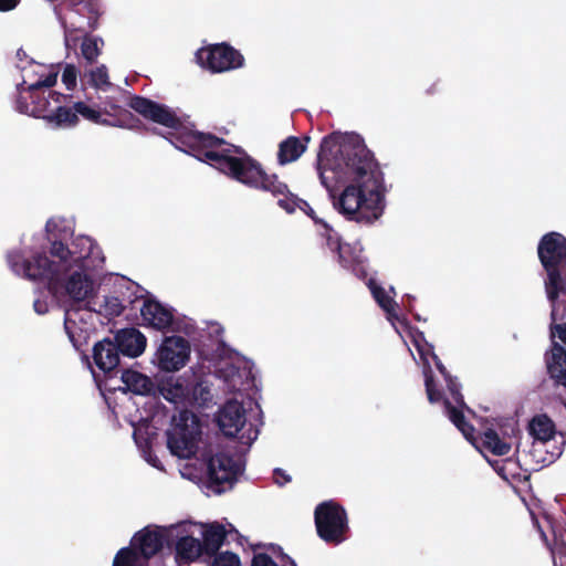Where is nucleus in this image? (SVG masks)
<instances>
[{
	"label": "nucleus",
	"mask_w": 566,
	"mask_h": 566,
	"mask_svg": "<svg viewBox=\"0 0 566 566\" xmlns=\"http://www.w3.org/2000/svg\"><path fill=\"white\" fill-rule=\"evenodd\" d=\"M34 311L38 314H45L48 312V304L44 301L35 300L33 303Z\"/></svg>",
	"instance_id": "8fccbe9b"
},
{
	"label": "nucleus",
	"mask_w": 566,
	"mask_h": 566,
	"mask_svg": "<svg viewBox=\"0 0 566 566\" xmlns=\"http://www.w3.org/2000/svg\"><path fill=\"white\" fill-rule=\"evenodd\" d=\"M251 432H252V429H249V434L247 437V440H244L245 439L244 434L239 437L240 442L250 444L252 441H254L256 439L258 432L253 431V437L251 436Z\"/></svg>",
	"instance_id": "3c124183"
},
{
	"label": "nucleus",
	"mask_w": 566,
	"mask_h": 566,
	"mask_svg": "<svg viewBox=\"0 0 566 566\" xmlns=\"http://www.w3.org/2000/svg\"><path fill=\"white\" fill-rule=\"evenodd\" d=\"M336 253L343 268L350 269L353 272L360 270L361 251L355 245L343 243Z\"/></svg>",
	"instance_id": "c85d7f7f"
},
{
	"label": "nucleus",
	"mask_w": 566,
	"mask_h": 566,
	"mask_svg": "<svg viewBox=\"0 0 566 566\" xmlns=\"http://www.w3.org/2000/svg\"><path fill=\"white\" fill-rule=\"evenodd\" d=\"M447 388L454 400V402L458 405V407L461 408H468L464 401V397L461 394V385L458 382L457 378L452 375L444 378Z\"/></svg>",
	"instance_id": "4c0bfd02"
},
{
	"label": "nucleus",
	"mask_w": 566,
	"mask_h": 566,
	"mask_svg": "<svg viewBox=\"0 0 566 566\" xmlns=\"http://www.w3.org/2000/svg\"><path fill=\"white\" fill-rule=\"evenodd\" d=\"M7 260L17 274L22 273L24 277L32 281H46L48 289L53 294L64 292L76 303L93 295L94 281L81 268L61 277L60 268L64 265L51 261L44 253H36L31 260H25L20 252H10Z\"/></svg>",
	"instance_id": "7ed1b4c3"
},
{
	"label": "nucleus",
	"mask_w": 566,
	"mask_h": 566,
	"mask_svg": "<svg viewBox=\"0 0 566 566\" xmlns=\"http://www.w3.org/2000/svg\"><path fill=\"white\" fill-rule=\"evenodd\" d=\"M368 287L373 294V297L377 302V304L384 310L387 315V319L394 323V321L403 322L397 314L398 304L395 300L387 295L385 289L376 283L375 280L370 279L368 282Z\"/></svg>",
	"instance_id": "5701e85b"
},
{
	"label": "nucleus",
	"mask_w": 566,
	"mask_h": 566,
	"mask_svg": "<svg viewBox=\"0 0 566 566\" xmlns=\"http://www.w3.org/2000/svg\"><path fill=\"white\" fill-rule=\"evenodd\" d=\"M120 379L126 386V389L133 394L147 396L155 392V384L153 380L139 371L124 369Z\"/></svg>",
	"instance_id": "aec40b11"
},
{
	"label": "nucleus",
	"mask_w": 566,
	"mask_h": 566,
	"mask_svg": "<svg viewBox=\"0 0 566 566\" xmlns=\"http://www.w3.org/2000/svg\"><path fill=\"white\" fill-rule=\"evenodd\" d=\"M226 537L227 531L224 525L218 522L208 524L203 530L201 542L205 554L208 556L216 555L219 548L222 546Z\"/></svg>",
	"instance_id": "412c9836"
},
{
	"label": "nucleus",
	"mask_w": 566,
	"mask_h": 566,
	"mask_svg": "<svg viewBox=\"0 0 566 566\" xmlns=\"http://www.w3.org/2000/svg\"><path fill=\"white\" fill-rule=\"evenodd\" d=\"M546 370L555 387L566 391V348L557 342L552 343L549 352L544 356Z\"/></svg>",
	"instance_id": "2eb2a0df"
},
{
	"label": "nucleus",
	"mask_w": 566,
	"mask_h": 566,
	"mask_svg": "<svg viewBox=\"0 0 566 566\" xmlns=\"http://www.w3.org/2000/svg\"><path fill=\"white\" fill-rule=\"evenodd\" d=\"M443 405L446 415L450 421L462 432L467 440L472 441L474 439L475 429L465 420L462 408L453 406L448 399H444Z\"/></svg>",
	"instance_id": "393cba45"
},
{
	"label": "nucleus",
	"mask_w": 566,
	"mask_h": 566,
	"mask_svg": "<svg viewBox=\"0 0 566 566\" xmlns=\"http://www.w3.org/2000/svg\"><path fill=\"white\" fill-rule=\"evenodd\" d=\"M64 328L74 348L82 353L85 360L88 361V356L84 350L88 339L87 331L78 327L76 321L71 317L70 311L65 314Z\"/></svg>",
	"instance_id": "b1692460"
},
{
	"label": "nucleus",
	"mask_w": 566,
	"mask_h": 566,
	"mask_svg": "<svg viewBox=\"0 0 566 566\" xmlns=\"http://www.w3.org/2000/svg\"><path fill=\"white\" fill-rule=\"evenodd\" d=\"M120 285L123 286V291L125 293V305H133L135 302H138L143 298V296L136 295V291L134 290H137L138 285H135L132 281H126L124 284Z\"/></svg>",
	"instance_id": "37998d69"
},
{
	"label": "nucleus",
	"mask_w": 566,
	"mask_h": 566,
	"mask_svg": "<svg viewBox=\"0 0 566 566\" xmlns=\"http://www.w3.org/2000/svg\"><path fill=\"white\" fill-rule=\"evenodd\" d=\"M164 542V535L159 530L151 531L145 527L133 536L130 544L140 557L148 560L163 549Z\"/></svg>",
	"instance_id": "dca6fc26"
},
{
	"label": "nucleus",
	"mask_w": 566,
	"mask_h": 566,
	"mask_svg": "<svg viewBox=\"0 0 566 566\" xmlns=\"http://www.w3.org/2000/svg\"><path fill=\"white\" fill-rule=\"evenodd\" d=\"M66 13L60 15V22L65 31V41L69 43L73 32L94 31L98 27L101 17L97 0H64Z\"/></svg>",
	"instance_id": "0eeeda50"
},
{
	"label": "nucleus",
	"mask_w": 566,
	"mask_h": 566,
	"mask_svg": "<svg viewBox=\"0 0 566 566\" xmlns=\"http://www.w3.org/2000/svg\"><path fill=\"white\" fill-rule=\"evenodd\" d=\"M319 226L322 227L321 235L325 238L326 245L331 251L337 252L343 244L340 237L327 222L324 221Z\"/></svg>",
	"instance_id": "e433bc0d"
},
{
	"label": "nucleus",
	"mask_w": 566,
	"mask_h": 566,
	"mask_svg": "<svg viewBox=\"0 0 566 566\" xmlns=\"http://www.w3.org/2000/svg\"><path fill=\"white\" fill-rule=\"evenodd\" d=\"M57 73H49L43 80H39L35 83L29 85V90L40 91L44 87H52L56 84Z\"/></svg>",
	"instance_id": "c03bdc74"
},
{
	"label": "nucleus",
	"mask_w": 566,
	"mask_h": 566,
	"mask_svg": "<svg viewBox=\"0 0 566 566\" xmlns=\"http://www.w3.org/2000/svg\"><path fill=\"white\" fill-rule=\"evenodd\" d=\"M177 556L186 562H193L198 559L203 553L202 543L192 536H182L176 543Z\"/></svg>",
	"instance_id": "a878e982"
},
{
	"label": "nucleus",
	"mask_w": 566,
	"mask_h": 566,
	"mask_svg": "<svg viewBox=\"0 0 566 566\" xmlns=\"http://www.w3.org/2000/svg\"><path fill=\"white\" fill-rule=\"evenodd\" d=\"M273 553L280 558L276 564L268 554L259 553L253 556L251 566H296L295 562L286 555L281 546H272Z\"/></svg>",
	"instance_id": "2f4dec72"
},
{
	"label": "nucleus",
	"mask_w": 566,
	"mask_h": 566,
	"mask_svg": "<svg viewBox=\"0 0 566 566\" xmlns=\"http://www.w3.org/2000/svg\"><path fill=\"white\" fill-rule=\"evenodd\" d=\"M127 106L147 120L172 129L166 137L180 150L191 154L201 161L209 163L222 174L244 186L270 192L277 199V206L286 213L296 209L303 211L315 224L324 222L310 203L290 191L276 174H268L262 165L240 147L229 144L211 133L189 130L180 117L167 105L140 95H132Z\"/></svg>",
	"instance_id": "f257e3e1"
},
{
	"label": "nucleus",
	"mask_w": 566,
	"mask_h": 566,
	"mask_svg": "<svg viewBox=\"0 0 566 566\" xmlns=\"http://www.w3.org/2000/svg\"><path fill=\"white\" fill-rule=\"evenodd\" d=\"M140 315L147 326L157 331H169L174 324V310L155 298L143 300Z\"/></svg>",
	"instance_id": "f8f14e48"
},
{
	"label": "nucleus",
	"mask_w": 566,
	"mask_h": 566,
	"mask_svg": "<svg viewBox=\"0 0 566 566\" xmlns=\"http://www.w3.org/2000/svg\"><path fill=\"white\" fill-rule=\"evenodd\" d=\"M244 464L227 451H219L207 460L208 486L220 494L231 490L243 473Z\"/></svg>",
	"instance_id": "6e6552de"
},
{
	"label": "nucleus",
	"mask_w": 566,
	"mask_h": 566,
	"mask_svg": "<svg viewBox=\"0 0 566 566\" xmlns=\"http://www.w3.org/2000/svg\"><path fill=\"white\" fill-rule=\"evenodd\" d=\"M25 82H22L17 86V91L19 93L17 101H15V109L21 114L31 115L32 106L31 102H28V98L24 97L22 94L27 88H24Z\"/></svg>",
	"instance_id": "ea45409f"
},
{
	"label": "nucleus",
	"mask_w": 566,
	"mask_h": 566,
	"mask_svg": "<svg viewBox=\"0 0 566 566\" xmlns=\"http://www.w3.org/2000/svg\"><path fill=\"white\" fill-rule=\"evenodd\" d=\"M537 255L547 274L545 292L553 306L551 317L555 322V304L560 294L566 295V279L562 275V266L566 262V238L554 231L544 234L537 245Z\"/></svg>",
	"instance_id": "20e7f679"
},
{
	"label": "nucleus",
	"mask_w": 566,
	"mask_h": 566,
	"mask_svg": "<svg viewBox=\"0 0 566 566\" xmlns=\"http://www.w3.org/2000/svg\"><path fill=\"white\" fill-rule=\"evenodd\" d=\"M308 136L303 138L289 136L279 144L277 163L281 166L296 161L306 150Z\"/></svg>",
	"instance_id": "6ab92c4d"
},
{
	"label": "nucleus",
	"mask_w": 566,
	"mask_h": 566,
	"mask_svg": "<svg viewBox=\"0 0 566 566\" xmlns=\"http://www.w3.org/2000/svg\"><path fill=\"white\" fill-rule=\"evenodd\" d=\"M273 479H274V482L280 486H283L286 483L291 482V476L289 474H286L285 471L280 468H277L273 471Z\"/></svg>",
	"instance_id": "49530a36"
},
{
	"label": "nucleus",
	"mask_w": 566,
	"mask_h": 566,
	"mask_svg": "<svg viewBox=\"0 0 566 566\" xmlns=\"http://www.w3.org/2000/svg\"><path fill=\"white\" fill-rule=\"evenodd\" d=\"M314 523L317 536L327 545L337 546L348 538V515L336 501L319 503L314 510Z\"/></svg>",
	"instance_id": "423d86ee"
},
{
	"label": "nucleus",
	"mask_w": 566,
	"mask_h": 566,
	"mask_svg": "<svg viewBox=\"0 0 566 566\" xmlns=\"http://www.w3.org/2000/svg\"><path fill=\"white\" fill-rule=\"evenodd\" d=\"M140 556L136 548L123 547L120 548L114 558L113 566H136Z\"/></svg>",
	"instance_id": "c9c22d12"
},
{
	"label": "nucleus",
	"mask_w": 566,
	"mask_h": 566,
	"mask_svg": "<svg viewBox=\"0 0 566 566\" xmlns=\"http://www.w3.org/2000/svg\"><path fill=\"white\" fill-rule=\"evenodd\" d=\"M196 57L202 67L213 73L239 69L244 64V57L240 51L226 42L199 49Z\"/></svg>",
	"instance_id": "1a4fd4ad"
},
{
	"label": "nucleus",
	"mask_w": 566,
	"mask_h": 566,
	"mask_svg": "<svg viewBox=\"0 0 566 566\" xmlns=\"http://www.w3.org/2000/svg\"><path fill=\"white\" fill-rule=\"evenodd\" d=\"M431 357L434 361L437 369L439 370L443 378L451 376V374L447 370L446 366L441 363L440 358L433 352L431 353Z\"/></svg>",
	"instance_id": "de8ad7c7"
},
{
	"label": "nucleus",
	"mask_w": 566,
	"mask_h": 566,
	"mask_svg": "<svg viewBox=\"0 0 566 566\" xmlns=\"http://www.w3.org/2000/svg\"><path fill=\"white\" fill-rule=\"evenodd\" d=\"M428 95H433L439 92V82H434L430 85V87L426 91Z\"/></svg>",
	"instance_id": "864d4df0"
},
{
	"label": "nucleus",
	"mask_w": 566,
	"mask_h": 566,
	"mask_svg": "<svg viewBox=\"0 0 566 566\" xmlns=\"http://www.w3.org/2000/svg\"><path fill=\"white\" fill-rule=\"evenodd\" d=\"M551 336L553 338H558L563 344L566 345V323L552 324Z\"/></svg>",
	"instance_id": "a18cd8bd"
},
{
	"label": "nucleus",
	"mask_w": 566,
	"mask_h": 566,
	"mask_svg": "<svg viewBox=\"0 0 566 566\" xmlns=\"http://www.w3.org/2000/svg\"><path fill=\"white\" fill-rule=\"evenodd\" d=\"M192 398L197 405L208 407L213 400L211 386L207 380H199L192 387Z\"/></svg>",
	"instance_id": "f704fd0d"
},
{
	"label": "nucleus",
	"mask_w": 566,
	"mask_h": 566,
	"mask_svg": "<svg viewBox=\"0 0 566 566\" xmlns=\"http://www.w3.org/2000/svg\"><path fill=\"white\" fill-rule=\"evenodd\" d=\"M416 347L418 348L419 355L424 364L423 375H424V386H426V392H427L428 400L431 403L439 402L442 398V394L436 386L430 364L426 358V353L423 349L420 348V346L417 343H416Z\"/></svg>",
	"instance_id": "c756f323"
},
{
	"label": "nucleus",
	"mask_w": 566,
	"mask_h": 566,
	"mask_svg": "<svg viewBox=\"0 0 566 566\" xmlns=\"http://www.w3.org/2000/svg\"><path fill=\"white\" fill-rule=\"evenodd\" d=\"M27 92L31 99V116L45 119V116H48L45 113L50 111L49 97L41 95L40 91L29 90V86L27 87Z\"/></svg>",
	"instance_id": "72a5a7b5"
},
{
	"label": "nucleus",
	"mask_w": 566,
	"mask_h": 566,
	"mask_svg": "<svg viewBox=\"0 0 566 566\" xmlns=\"http://www.w3.org/2000/svg\"><path fill=\"white\" fill-rule=\"evenodd\" d=\"M494 470L503 478V479H507V476L505 475V463H500V462H495V465H494Z\"/></svg>",
	"instance_id": "603ef678"
},
{
	"label": "nucleus",
	"mask_w": 566,
	"mask_h": 566,
	"mask_svg": "<svg viewBox=\"0 0 566 566\" xmlns=\"http://www.w3.org/2000/svg\"><path fill=\"white\" fill-rule=\"evenodd\" d=\"M167 447L172 455L190 459L198 450L201 423L198 416L188 409L180 410L171 419V428L166 431Z\"/></svg>",
	"instance_id": "39448f33"
},
{
	"label": "nucleus",
	"mask_w": 566,
	"mask_h": 566,
	"mask_svg": "<svg viewBox=\"0 0 566 566\" xmlns=\"http://www.w3.org/2000/svg\"><path fill=\"white\" fill-rule=\"evenodd\" d=\"M76 116L80 118L82 116L84 119L99 125H115V123L109 122L104 118L102 113L98 109H95L87 105L84 102H74ZM139 119L134 117V115L129 111H122L119 113V117L116 119V125L120 127H134Z\"/></svg>",
	"instance_id": "f3484780"
},
{
	"label": "nucleus",
	"mask_w": 566,
	"mask_h": 566,
	"mask_svg": "<svg viewBox=\"0 0 566 566\" xmlns=\"http://www.w3.org/2000/svg\"><path fill=\"white\" fill-rule=\"evenodd\" d=\"M83 33L84 35L81 43V53L87 63L92 64L99 56L102 50L101 45L104 44V41L101 38L91 35L90 31Z\"/></svg>",
	"instance_id": "7c9ffc66"
},
{
	"label": "nucleus",
	"mask_w": 566,
	"mask_h": 566,
	"mask_svg": "<svg viewBox=\"0 0 566 566\" xmlns=\"http://www.w3.org/2000/svg\"><path fill=\"white\" fill-rule=\"evenodd\" d=\"M52 256L59 258L61 262H66L71 256V251L66 244L60 240H53L50 248Z\"/></svg>",
	"instance_id": "a19ab883"
},
{
	"label": "nucleus",
	"mask_w": 566,
	"mask_h": 566,
	"mask_svg": "<svg viewBox=\"0 0 566 566\" xmlns=\"http://www.w3.org/2000/svg\"><path fill=\"white\" fill-rule=\"evenodd\" d=\"M20 0H0V11H10L14 9Z\"/></svg>",
	"instance_id": "09e8293b"
},
{
	"label": "nucleus",
	"mask_w": 566,
	"mask_h": 566,
	"mask_svg": "<svg viewBox=\"0 0 566 566\" xmlns=\"http://www.w3.org/2000/svg\"><path fill=\"white\" fill-rule=\"evenodd\" d=\"M321 184L347 220L371 224L384 213V174L357 134L325 136L317 153Z\"/></svg>",
	"instance_id": "f03ea898"
},
{
	"label": "nucleus",
	"mask_w": 566,
	"mask_h": 566,
	"mask_svg": "<svg viewBox=\"0 0 566 566\" xmlns=\"http://www.w3.org/2000/svg\"><path fill=\"white\" fill-rule=\"evenodd\" d=\"M116 345L123 356L135 358L142 355L146 348V337L136 328H124L118 331L114 337Z\"/></svg>",
	"instance_id": "a211bd4d"
},
{
	"label": "nucleus",
	"mask_w": 566,
	"mask_h": 566,
	"mask_svg": "<svg viewBox=\"0 0 566 566\" xmlns=\"http://www.w3.org/2000/svg\"><path fill=\"white\" fill-rule=\"evenodd\" d=\"M213 556L211 566H241L240 558L234 553L224 552Z\"/></svg>",
	"instance_id": "58836bf2"
},
{
	"label": "nucleus",
	"mask_w": 566,
	"mask_h": 566,
	"mask_svg": "<svg viewBox=\"0 0 566 566\" xmlns=\"http://www.w3.org/2000/svg\"><path fill=\"white\" fill-rule=\"evenodd\" d=\"M84 77H87V83L96 90L107 91L112 86L108 77V71L105 65L91 70L88 73L84 74Z\"/></svg>",
	"instance_id": "473e14b6"
},
{
	"label": "nucleus",
	"mask_w": 566,
	"mask_h": 566,
	"mask_svg": "<svg viewBox=\"0 0 566 566\" xmlns=\"http://www.w3.org/2000/svg\"><path fill=\"white\" fill-rule=\"evenodd\" d=\"M120 355L115 339L108 337L95 343L93 346L94 364L106 375L119 366Z\"/></svg>",
	"instance_id": "4468645a"
},
{
	"label": "nucleus",
	"mask_w": 566,
	"mask_h": 566,
	"mask_svg": "<svg viewBox=\"0 0 566 566\" xmlns=\"http://www.w3.org/2000/svg\"><path fill=\"white\" fill-rule=\"evenodd\" d=\"M50 98L59 103V106L52 111L45 120L57 128H72L78 124L74 102L72 103V95H65L59 92H50Z\"/></svg>",
	"instance_id": "ddd939ff"
},
{
	"label": "nucleus",
	"mask_w": 566,
	"mask_h": 566,
	"mask_svg": "<svg viewBox=\"0 0 566 566\" xmlns=\"http://www.w3.org/2000/svg\"><path fill=\"white\" fill-rule=\"evenodd\" d=\"M51 223H52L51 221H48V222H46V230H48V231H50Z\"/></svg>",
	"instance_id": "5fc2aeb1"
},
{
	"label": "nucleus",
	"mask_w": 566,
	"mask_h": 566,
	"mask_svg": "<svg viewBox=\"0 0 566 566\" xmlns=\"http://www.w3.org/2000/svg\"><path fill=\"white\" fill-rule=\"evenodd\" d=\"M77 69L73 64H66L62 73V82L69 91L76 86Z\"/></svg>",
	"instance_id": "79ce46f5"
},
{
	"label": "nucleus",
	"mask_w": 566,
	"mask_h": 566,
	"mask_svg": "<svg viewBox=\"0 0 566 566\" xmlns=\"http://www.w3.org/2000/svg\"><path fill=\"white\" fill-rule=\"evenodd\" d=\"M190 344L182 336L165 337L156 353L157 366L164 371H177L188 361Z\"/></svg>",
	"instance_id": "9d476101"
},
{
	"label": "nucleus",
	"mask_w": 566,
	"mask_h": 566,
	"mask_svg": "<svg viewBox=\"0 0 566 566\" xmlns=\"http://www.w3.org/2000/svg\"><path fill=\"white\" fill-rule=\"evenodd\" d=\"M217 423L226 437H238L247 423V411L242 402L235 399L228 400L217 415Z\"/></svg>",
	"instance_id": "9b49d317"
},
{
	"label": "nucleus",
	"mask_w": 566,
	"mask_h": 566,
	"mask_svg": "<svg viewBox=\"0 0 566 566\" xmlns=\"http://www.w3.org/2000/svg\"><path fill=\"white\" fill-rule=\"evenodd\" d=\"M482 447L494 455H506L511 451V443L500 438L499 433L488 428L481 436Z\"/></svg>",
	"instance_id": "cd10ccee"
},
{
	"label": "nucleus",
	"mask_w": 566,
	"mask_h": 566,
	"mask_svg": "<svg viewBox=\"0 0 566 566\" xmlns=\"http://www.w3.org/2000/svg\"><path fill=\"white\" fill-rule=\"evenodd\" d=\"M125 300L123 286L119 285L118 289L115 290L114 294L104 296L103 302L98 304V310L91 306H87V308L106 317H117L122 315L126 308Z\"/></svg>",
	"instance_id": "4be33fe9"
},
{
	"label": "nucleus",
	"mask_w": 566,
	"mask_h": 566,
	"mask_svg": "<svg viewBox=\"0 0 566 566\" xmlns=\"http://www.w3.org/2000/svg\"><path fill=\"white\" fill-rule=\"evenodd\" d=\"M530 433L539 442L545 443L555 436V424L546 416L539 415L530 422Z\"/></svg>",
	"instance_id": "bb28decb"
}]
</instances>
